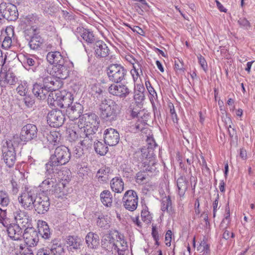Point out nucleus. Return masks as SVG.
<instances>
[{"label": "nucleus", "instance_id": "obj_1", "mask_svg": "<svg viewBox=\"0 0 255 255\" xmlns=\"http://www.w3.org/2000/svg\"><path fill=\"white\" fill-rule=\"evenodd\" d=\"M99 125V119L96 114H85L73 129L69 130V138L71 141L79 140L83 148H88L92 144L93 135L98 130Z\"/></svg>", "mask_w": 255, "mask_h": 255}, {"label": "nucleus", "instance_id": "obj_2", "mask_svg": "<svg viewBox=\"0 0 255 255\" xmlns=\"http://www.w3.org/2000/svg\"><path fill=\"white\" fill-rule=\"evenodd\" d=\"M54 79L51 76H47L43 78V86L38 84L33 85L32 92L34 96L38 99L44 100L46 98V95L49 92H51L48 96V101L52 102L53 100V104L55 105L57 102L55 94L60 92H56L58 88V86L56 85L57 81H54Z\"/></svg>", "mask_w": 255, "mask_h": 255}, {"label": "nucleus", "instance_id": "obj_3", "mask_svg": "<svg viewBox=\"0 0 255 255\" xmlns=\"http://www.w3.org/2000/svg\"><path fill=\"white\" fill-rule=\"evenodd\" d=\"M55 96L57 97L55 104H58V101L62 102L61 107H67L66 114L70 120L74 121L81 117V115L83 112V107L81 104L75 103L69 106L73 99L70 93L60 92L56 93Z\"/></svg>", "mask_w": 255, "mask_h": 255}, {"label": "nucleus", "instance_id": "obj_4", "mask_svg": "<svg viewBox=\"0 0 255 255\" xmlns=\"http://www.w3.org/2000/svg\"><path fill=\"white\" fill-rule=\"evenodd\" d=\"M71 153L69 149L65 146L56 148L54 153L51 155L50 161L46 164L47 170L54 172V168L66 164L70 160Z\"/></svg>", "mask_w": 255, "mask_h": 255}, {"label": "nucleus", "instance_id": "obj_5", "mask_svg": "<svg viewBox=\"0 0 255 255\" xmlns=\"http://www.w3.org/2000/svg\"><path fill=\"white\" fill-rule=\"evenodd\" d=\"M121 109L120 105L114 101L104 99L100 105V116L107 122L115 121L120 113Z\"/></svg>", "mask_w": 255, "mask_h": 255}, {"label": "nucleus", "instance_id": "obj_6", "mask_svg": "<svg viewBox=\"0 0 255 255\" xmlns=\"http://www.w3.org/2000/svg\"><path fill=\"white\" fill-rule=\"evenodd\" d=\"M2 159L9 168L12 167L16 160V155L12 142L6 140L2 146Z\"/></svg>", "mask_w": 255, "mask_h": 255}, {"label": "nucleus", "instance_id": "obj_7", "mask_svg": "<svg viewBox=\"0 0 255 255\" xmlns=\"http://www.w3.org/2000/svg\"><path fill=\"white\" fill-rule=\"evenodd\" d=\"M127 70L120 64H112L107 69V73L110 81L120 83L125 79Z\"/></svg>", "mask_w": 255, "mask_h": 255}, {"label": "nucleus", "instance_id": "obj_8", "mask_svg": "<svg viewBox=\"0 0 255 255\" xmlns=\"http://www.w3.org/2000/svg\"><path fill=\"white\" fill-rule=\"evenodd\" d=\"M24 240V244H17V247L20 250L25 249L26 245L29 247H34L39 242L38 232L32 228H27L24 230L22 235V240Z\"/></svg>", "mask_w": 255, "mask_h": 255}, {"label": "nucleus", "instance_id": "obj_9", "mask_svg": "<svg viewBox=\"0 0 255 255\" xmlns=\"http://www.w3.org/2000/svg\"><path fill=\"white\" fill-rule=\"evenodd\" d=\"M36 197L33 190H27L18 196V200L22 208L31 210L34 208Z\"/></svg>", "mask_w": 255, "mask_h": 255}, {"label": "nucleus", "instance_id": "obj_10", "mask_svg": "<svg viewBox=\"0 0 255 255\" xmlns=\"http://www.w3.org/2000/svg\"><path fill=\"white\" fill-rule=\"evenodd\" d=\"M138 196L135 191L133 190L127 191L122 198L123 205L129 211H134L138 205Z\"/></svg>", "mask_w": 255, "mask_h": 255}, {"label": "nucleus", "instance_id": "obj_11", "mask_svg": "<svg viewBox=\"0 0 255 255\" xmlns=\"http://www.w3.org/2000/svg\"><path fill=\"white\" fill-rule=\"evenodd\" d=\"M35 28L30 27L25 30V36H28L30 38L28 45L31 49L38 50L41 48L43 44L44 39L38 34L35 33Z\"/></svg>", "mask_w": 255, "mask_h": 255}, {"label": "nucleus", "instance_id": "obj_12", "mask_svg": "<svg viewBox=\"0 0 255 255\" xmlns=\"http://www.w3.org/2000/svg\"><path fill=\"white\" fill-rule=\"evenodd\" d=\"M37 127L33 124H27L21 128L20 138L21 141L28 142L36 138L37 136Z\"/></svg>", "mask_w": 255, "mask_h": 255}, {"label": "nucleus", "instance_id": "obj_13", "mask_svg": "<svg viewBox=\"0 0 255 255\" xmlns=\"http://www.w3.org/2000/svg\"><path fill=\"white\" fill-rule=\"evenodd\" d=\"M0 11L3 17L9 21H14L18 16L17 8L14 4L1 3L0 4Z\"/></svg>", "mask_w": 255, "mask_h": 255}, {"label": "nucleus", "instance_id": "obj_14", "mask_svg": "<svg viewBox=\"0 0 255 255\" xmlns=\"http://www.w3.org/2000/svg\"><path fill=\"white\" fill-rule=\"evenodd\" d=\"M73 63L68 61L59 65H55L53 68L54 76L58 79H66L72 70Z\"/></svg>", "mask_w": 255, "mask_h": 255}, {"label": "nucleus", "instance_id": "obj_15", "mask_svg": "<svg viewBox=\"0 0 255 255\" xmlns=\"http://www.w3.org/2000/svg\"><path fill=\"white\" fill-rule=\"evenodd\" d=\"M65 120L64 115L60 110H52L47 115V121L50 127L58 128L62 126Z\"/></svg>", "mask_w": 255, "mask_h": 255}, {"label": "nucleus", "instance_id": "obj_16", "mask_svg": "<svg viewBox=\"0 0 255 255\" xmlns=\"http://www.w3.org/2000/svg\"><path fill=\"white\" fill-rule=\"evenodd\" d=\"M50 202L49 197L43 194L36 197L34 208L38 214H44L49 208Z\"/></svg>", "mask_w": 255, "mask_h": 255}, {"label": "nucleus", "instance_id": "obj_17", "mask_svg": "<svg viewBox=\"0 0 255 255\" xmlns=\"http://www.w3.org/2000/svg\"><path fill=\"white\" fill-rule=\"evenodd\" d=\"M13 217L16 224L22 227H28L30 225V219L27 212L19 208H16L13 212Z\"/></svg>", "mask_w": 255, "mask_h": 255}, {"label": "nucleus", "instance_id": "obj_18", "mask_svg": "<svg viewBox=\"0 0 255 255\" xmlns=\"http://www.w3.org/2000/svg\"><path fill=\"white\" fill-rule=\"evenodd\" d=\"M149 144L150 146H144L141 148L140 151L138 152L141 156V157H140L141 162H142L143 164H144V166L149 165L150 162H151V164L153 163L152 161L154 158L155 154L152 143H149Z\"/></svg>", "mask_w": 255, "mask_h": 255}, {"label": "nucleus", "instance_id": "obj_19", "mask_svg": "<svg viewBox=\"0 0 255 255\" xmlns=\"http://www.w3.org/2000/svg\"><path fill=\"white\" fill-rule=\"evenodd\" d=\"M119 133L116 129L110 128L105 131L104 141L106 145H116L119 142Z\"/></svg>", "mask_w": 255, "mask_h": 255}, {"label": "nucleus", "instance_id": "obj_20", "mask_svg": "<svg viewBox=\"0 0 255 255\" xmlns=\"http://www.w3.org/2000/svg\"><path fill=\"white\" fill-rule=\"evenodd\" d=\"M108 90L111 94L121 98L126 97L130 93L128 87L123 84H113L109 87Z\"/></svg>", "mask_w": 255, "mask_h": 255}, {"label": "nucleus", "instance_id": "obj_21", "mask_svg": "<svg viewBox=\"0 0 255 255\" xmlns=\"http://www.w3.org/2000/svg\"><path fill=\"white\" fill-rule=\"evenodd\" d=\"M0 71V85L1 87H6L8 85H13L16 82L17 78L13 73L8 71L3 73Z\"/></svg>", "mask_w": 255, "mask_h": 255}, {"label": "nucleus", "instance_id": "obj_22", "mask_svg": "<svg viewBox=\"0 0 255 255\" xmlns=\"http://www.w3.org/2000/svg\"><path fill=\"white\" fill-rule=\"evenodd\" d=\"M95 53L97 57H106L109 55L110 49L107 44L102 40H98L94 44Z\"/></svg>", "mask_w": 255, "mask_h": 255}, {"label": "nucleus", "instance_id": "obj_23", "mask_svg": "<svg viewBox=\"0 0 255 255\" xmlns=\"http://www.w3.org/2000/svg\"><path fill=\"white\" fill-rule=\"evenodd\" d=\"M51 193L57 198L63 199L66 198L68 194V190L63 182L55 183Z\"/></svg>", "mask_w": 255, "mask_h": 255}, {"label": "nucleus", "instance_id": "obj_24", "mask_svg": "<svg viewBox=\"0 0 255 255\" xmlns=\"http://www.w3.org/2000/svg\"><path fill=\"white\" fill-rule=\"evenodd\" d=\"M19 225L13 223L7 230L8 236L15 241H22V231Z\"/></svg>", "mask_w": 255, "mask_h": 255}, {"label": "nucleus", "instance_id": "obj_25", "mask_svg": "<svg viewBox=\"0 0 255 255\" xmlns=\"http://www.w3.org/2000/svg\"><path fill=\"white\" fill-rule=\"evenodd\" d=\"M46 59L50 64L55 65L63 64L67 61L66 58L64 57L59 51H51L47 53Z\"/></svg>", "mask_w": 255, "mask_h": 255}, {"label": "nucleus", "instance_id": "obj_26", "mask_svg": "<svg viewBox=\"0 0 255 255\" xmlns=\"http://www.w3.org/2000/svg\"><path fill=\"white\" fill-rule=\"evenodd\" d=\"M102 246L107 250H115L118 246L116 243V240L111 234L105 235L102 240Z\"/></svg>", "mask_w": 255, "mask_h": 255}, {"label": "nucleus", "instance_id": "obj_27", "mask_svg": "<svg viewBox=\"0 0 255 255\" xmlns=\"http://www.w3.org/2000/svg\"><path fill=\"white\" fill-rule=\"evenodd\" d=\"M5 33L6 35L2 41V46L5 49L10 48L12 41L14 40V31L12 27H7L5 29Z\"/></svg>", "mask_w": 255, "mask_h": 255}, {"label": "nucleus", "instance_id": "obj_28", "mask_svg": "<svg viewBox=\"0 0 255 255\" xmlns=\"http://www.w3.org/2000/svg\"><path fill=\"white\" fill-rule=\"evenodd\" d=\"M38 234H39L42 238L48 239L50 238L51 234L50 229L47 223L42 220H38L37 222Z\"/></svg>", "mask_w": 255, "mask_h": 255}, {"label": "nucleus", "instance_id": "obj_29", "mask_svg": "<svg viewBox=\"0 0 255 255\" xmlns=\"http://www.w3.org/2000/svg\"><path fill=\"white\" fill-rule=\"evenodd\" d=\"M85 240L88 248L90 249H97L99 245V237L96 234L89 232L86 235Z\"/></svg>", "mask_w": 255, "mask_h": 255}, {"label": "nucleus", "instance_id": "obj_30", "mask_svg": "<svg viewBox=\"0 0 255 255\" xmlns=\"http://www.w3.org/2000/svg\"><path fill=\"white\" fill-rule=\"evenodd\" d=\"M110 186L113 192L117 193H121L124 191V183L121 177H116L111 180Z\"/></svg>", "mask_w": 255, "mask_h": 255}, {"label": "nucleus", "instance_id": "obj_31", "mask_svg": "<svg viewBox=\"0 0 255 255\" xmlns=\"http://www.w3.org/2000/svg\"><path fill=\"white\" fill-rule=\"evenodd\" d=\"M176 184L179 196L180 197H183L188 188L187 180L185 177L181 176L177 179Z\"/></svg>", "mask_w": 255, "mask_h": 255}, {"label": "nucleus", "instance_id": "obj_32", "mask_svg": "<svg viewBox=\"0 0 255 255\" xmlns=\"http://www.w3.org/2000/svg\"><path fill=\"white\" fill-rule=\"evenodd\" d=\"M133 68L130 71L134 83H138L140 81V75H142V66L139 62H137L136 65L132 63Z\"/></svg>", "mask_w": 255, "mask_h": 255}, {"label": "nucleus", "instance_id": "obj_33", "mask_svg": "<svg viewBox=\"0 0 255 255\" xmlns=\"http://www.w3.org/2000/svg\"><path fill=\"white\" fill-rule=\"evenodd\" d=\"M101 201L103 204L107 207H111L113 204V196L109 190H104L100 194Z\"/></svg>", "mask_w": 255, "mask_h": 255}, {"label": "nucleus", "instance_id": "obj_34", "mask_svg": "<svg viewBox=\"0 0 255 255\" xmlns=\"http://www.w3.org/2000/svg\"><path fill=\"white\" fill-rule=\"evenodd\" d=\"M56 182V180L53 178H47L42 181L39 186L40 190L43 192L51 191Z\"/></svg>", "mask_w": 255, "mask_h": 255}, {"label": "nucleus", "instance_id": "obj_35", "mask_svg": "<svg viewBox=\"0 0 255 255\" xmlns=\"http://www.w3.org/2000/svg\"><path fill=\"white\" fill-rule=\"evenodd\" d=\"M66 243L70 247L77 250L80 249L82 242L81 239L77 236H69L66 238Z\"/></svg>", "mask_w": 255, "mask_h": 255}, {"label": "nucleus", "instance_id": "obj_36", "mask_svg": "<svg viewBox=\"0 0 255 255\" xmlns=\"http://www.w3.org/2000/svg\"><path fill=\"white\" fill-rule=\"evenodd\" d=\"M47 140L54 145L58 144L61 139V134L57 131H51L47 135Z\"/></svg>", "mask_w": 255, "mask_h": 255}, {"label": "nucleus", "instance_id": "obj_37", "mask_svg": "<svg viewBox=\"0 0 255 255\" xmlns=\"http://www.w3.org/2000/svg\"><path fill=\"white\" fill-rule=\"evenodd\" d=\"M161 209L163 212L166 211L169 214L172 213L173 209L170 196H166L162 199Z\"/></svg>", "mask_w": 255, "mask_h": 255}, {"label": "nucleus", "instance_id": "obj_38", "mask_svg": "<svg viewBox=\"0 0 255 255\" xmlns=\"http://www.w3.org/2000/svg\"><path fill=\"white\" fill-rule=\"evenodd\" d=\"M81 35L88 44H92L95 41V37L93 32L89 29H83L81 31Z\"/></svg>", "mask_w": 255, "mask_h": 255}, {"label": "nucleus", "instance_id": "obj_39", "mask_svg": "<svg viewBox=\"0 0 255 255\" xmlns=\"http://www.w3.org/2000/svg\"><path fill=\"white\" fill-rule=\"evenodd\" d=\"M104 143L100 141H98L94 144V148L95 151L101 155H104L107 153L108 150V147Z\"/></svg>", "mask_w": 255, "mask_h": 255}, {"label": "nucleus", "instance_id": "obj_40", "mask_svg": "<svg viewBox=\"0 0 255 255\" xmlns=\"http://www.w3.org/2000/svg\"><path fill=\"white\" fill-rule=\"evenodd\" d=\"M109 218L108 216L100 215L97 220V225L100 228L108 229L109 227Z\"/></svg>", "mask_w": 255, "mask_h": 255}, {"label": "nucleus", "instance_id": "obj_41", "mask_svg": "<svg viewBox=\"0 0 255 255\" xmlns=\"http://www.w3.org/2000/svg\"><path fill=\"white\" fill-rule=\"evenodd\" d=\"M141 217L142 220L146 224L150 223L152 219L151 215L148 211V209L147 206H143L141 212Z\"/></svg>", "mask_w": 255, "mask_h": 255}, {"label": "nucleus", "instance_id": "obj_42", "mask_svg": "<svg viewBox=\"0 0 255 255\" xmlns=\"http://www.w3.org/2000/svg\"><path fill=\"white\" fill-rule=\"evenodd\" d=\"M116 243L117 244L118 247H121L120 249L128 250L127 242L125 240L124 235L118 232L116 235Z\"/></svg>", "mask_w": 255, "mask_h": 255}, {"label": "nucleus", "instance_id": "obj_43", "mask_svg": "<svg viewBox=\"0 0 255 255\" xmlns=\"http://www.w3.org/2000/svg\"><path fill=\"white\" fill-rule=\"evenodd\" d=\"M111 169L109 167H104L99 170L97 176L102 181H106L108 179V174L110 172Z\"/></svg>", "mask_w": 255, "mask_h": 255}, {"label": "nucleus", "instance_id": "obj_44", "mask_svg": "<svg viewBox=\"0 0 255 255\" xmlns=\"http://www.w3.org/2000/svg\"><path fill=\"white\" fill-rule=\"evenodd\" d=\"M10 200L7 194L4 191H0V205L2 207H6Z\"/></svg>", "mask_w": 255, "mask_h": 255}, {"label": "nucleus", "instance_id": "obj_45", "mask_svg": "<svg viewBox=\"0 0 255 255\" xmlns=\"http://www.w3.org/2000/svg\"><path fill=\"white\" fill-rule=\"evenodd\" d=\"M28 90L27 84L26 82H21L16 88L17 93L20 96H25Z\"/></svg>", "mask_w": 255, "mask_h": 255}, {"label": "nucleus", "instance_id": "obj_46", "mask_svg": "<svg viewBox=\"0 0 255 255\" xmlns=\"http://www.w3.org/2000/svg\"><path fill=\"white\" fill-rule=\"evenodd\" d=\"M0 223L2 224L4 227L8 229L11 225L13 223H10V219L6 217V212L4 213V216H1L0 218Z\"/></svg>", "mask_w": 255, "mask_h": 255}, {"label": "nucleus", "instance_id": "obj_47", "mask_svg": "<svg viewBox=\"0 0 255 255\" xmlns=\"http://www.w3.org/2000/svg\"><path fill=\"white\" fill-rule=\"evenodd\" d=\"M145 99L144 92L134 91V100L138 104L142 103Z\"/></svg>", "mask_w": 255, "mask_h": 255}, {"label": "nucleus", "instance_id": "obj_48", "mask_svg": "<svg viewBox=\"0 0 255 255\" xmlns=\"http://www.w3.org/2000/svg\"><path fill=\"white\" fill-rule=\"evenodd\" d=\"M10 188H11V193L13 195H16L19 189V186L17 184V183L14 180H11L10 181Z\"/></svg>", "mask_w": 255, "mask_h": 255}, {"label": "nucleus", "instance_id": "obj_49", "mask_svg": "<svg viewBox=\"0 0 255 255\" xmlns=\"http://www.w3.org/2000/svg\"><path fill=\"white\" fill-rule=\"evenodd\" d=\"M238 22L241 27L245 29H248L251 27L249 21L244 17L240 18Z\"/></svg>", "mask_w": 255, "mask_h": 255}, {"label": "nucleus", "instance_id": "obj_50", "mask_svg": "<svg viewBox=\"0 0 255 255\" xmlns=\"http://www.w3.org/2000/svg\"><path fill=\"white\" fill-rule=\"evenodd\" d=\"M199 250H202V252H203V255H208L209 254V246L206 244V243L204 241L201 242L200 245V249Z\"/></svg>", "mask_w": 255, "mask_h": 255}, {"label": "nucleus", "instance_id": "obj_51", "mask_svg": "<svg viewBox=\"0 0 255 255\" xmlns=\"http://www.w3.org/2000/svg\"><path fill=\"white\" fill-rule=\"evenodd\" d=\"M53 255H55L57 253H59L60 251H62L63 248L60 244L56 243H53L50 249H49Z\"/></svg>", "mask_w": 255, "mask_h": 255}, {"label": "nucleus", "instance_id": "obj_52", "mask_svg": "<svg viewBox=\"0 0 255 255\" xmlns=\"http://www.w3.org/2000/svg\"><path fill=\"white\" fill-rule=\"evenodd\" d=\"M219 196L218 194L215 200L213 203V217L215 218L216 215V212L218 209H219L220 206L219 205Z\"/></svg>", "mask_w": 255, "mask_h": 255}, {"label": "nucleus", "instance_id": "obj_53", "mask_svg": "<svg viewBox=\"0 0 255 255\" xmlns=\"http://www.w3.org/2000/svg\"><path fill=\"white\" fill-rule=\"evenodd\" d=\"M224 230V232L223 234V238L227 240L230 239V238H234L235 236L234 233L232 232H230L227 230V229H223Z\"/></svg>", "mask_w": 255, "mask_h": 255}, {"label": "nucleus", "instance_id": "obj_54", "mask_svg": "<svg viewBox=\"0 0 255 255\" xmlns=\"http://www.w3.org/2000/svg\"><path fill=\"white\" fill-rule=\"evenodd\" d=\"M24 63H26L29 66H33L36 64L37 61L30 56H26L24 58Z\"/></svg>", "mask_w": 255, "mask_h": 255}, {"label": "nucleus", "instance_id": "obj_55", "mask_svg": "<svg viewBox=\"0 0 255 255\" xmlns=\"http://www.w3.org/2000/svg\"><path fill=\"white\" fill-rule=\"evenodd\" d=\"M36 255H53L49 249H40L38 250Z\"/></svg>", "mask_w": 255, "mask_h": 255}, {"label": "nucleus", "instance_id": "obj_56", "mask_svg": "<svg viewBox=\"0 0 255 255\" xmlns=\"http://www.w3.org/2000/svg\"><path fill=\"white\" fill-rule=\"evenodd\" d=\"M24 103L28 107H32L34 103V99L29 96H26L24 99Z\"/></svg>", "mask_w": 255, "mask_h": 255}, {"label": "nucleus", "instance_id": "obj_57", "mask_svg": "<svg viewBox=\"0 0 255 255\" xmlns=\"http://www.w3.org/2000/svg\"><path fill=\"white\" fill-rule=\"evenodd\" d=\"M145 85L146 86L147 89L150 94V95L153 96L154 97V95L156 96V93L154 90V89L152 88V87L151 86L149 82H145Z\"/></svg>", "mask_w": 255, "mask_h": 255}, {"label": "nucleus", "instance_id": "obj_58", "mask_svg": "<svg viewBox=\"0 0 255 255\" xmlns=\"http://www.w3.org/2000/svg\"><path fill=\"white\" fill-rule=\"evenodd\" d=\"M152 236L156 242V244L158 245V241L159 240V235L155 227H152Z\"/></svg>", "mask_w": 255, "mask_h": 255}, {"label": "nucleus", "instance_id": "obj_59", "mask_svg": "<svg viewBox=\"0 0 255 255\" xmlns=\"http://www.w3.org/2000/svg\"><path fill=\"white\" fill-rule=\"evenodd\" d=\"M231 220H229L227 218H224L222 221L220 227L222 229H227L230 224Z\"/></svg>", "mask_w": 255, "mask_h": 255}, {"label": "nucleus", "instance_id": "obj_60", "mask_svg": "<svg viewBox=\"0 0 255 255\" xmlns=\"http://www.w3.org/2000/svg\"><path fill=\"white\" fill-rule=\"evenodd\" d=\"M199 63L202 69L206 71L207 68V64L205 59L201 56L198 57Z\"/></svg>", "mask_w": 255, "mask_h": 255}, {"label": "nucleus", "instance_id": "obj_61", "mask_svg": "<svg viewBox=\"0 0 255 255\" xmlns=\"http://www.w3.org/2000/svg\"><path fill=\"white\" fill-rule=\"evenodd\" d=\"M146 177V174L144 172H139L136 174V181L137 182L143 181Z\"/></svg>", "mask_w": 255, "mask_h": 255}, {"label": "nucleus", "instance_id": "obj_62", "mask_svg": "<svg viewBox=\"0 0 255 255\" xmlns=\"http://www.w3.org/2000/svg\"><path fill=\"white\" fill-rule=\"evenodd\" d=\"M171 237V231L170 230H168L165 235V241L167 242L166 243V245H168V244L170 245V242L172 238Z\"/></svg>", "mask_w": 255, "mask_h": 255}, {"label": "nucleus", "instance_id": "obj_63", "mask_svg": "<svg viewBox=\"0 0 255 255\" xmlns=\"http://www.w3.org/2000/svg\"><path fill=\"white\" fill-rule=\"evenodd\" d=\"M135 90L134 91L144 92L145 89L142 84H140L138 83H136L134 86Z\"/></svg>", "mask_w": 255, "mask_h": 255}, {"label": "nucleus", "instance_id": "obj_64", "mask_svg": "<svg viewBox=\"0 0 255 255\" xmlns=\"http://www.w3.org/2000/svg\"><path fill=\"white\" fill-rule=\"evenodd\" d=\"M174 68L177 70H183V64L178 60V61H175Z\"/></svg>", "mask_w": 255, "mask_h": 255}]
</instances>
